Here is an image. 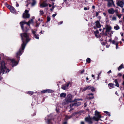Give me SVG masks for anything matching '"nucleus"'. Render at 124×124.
<instances>
[{
	"label": "nucleus",
	"mask_w": 124,
	"mask_h": 124,
	"mask_svg": "<svg viewBox=\"0 0 124 124\" xmlns=\"http://www.w3.org/2000/svg\"><path fill=\"white\" fill-rule=\"evenodd\" d=\"M21 36L23 43L21 45V48H20L16 53V57L18 59V61L20 60L19 56L22 54L27 44L31 40L29 35L27 33L21 34Z\"/></svg>",
	"instance_id": "f257e3e1"
},
{
	"label": "nucleus",
	"mask_w": 124,
	"mask_h": 124,
	"mask_svg": "<svg viewBox=\"0 0 124 124\" xmlns=\"http://www.w3.org/2000/svg\"><path fill=\"white\" fill-rule=\"evenodd\" d=\"M20 23L23 31L26 32L28 31L30 28V25L27 23V22L25 21H22L20 22Z\"/></svg>",
	"instance_id": "f03ea898"
},
{
	"label": "nucleus",
	"mask_w": 124,
	"mask_h": 124,
	"mask_svg": "<svg viewBox=\"0 0 124 124\" xmlns=\"http://www.w3.org/2000/svg\"><path fill=\"white\" fill-rule=\"evenodd\" d=\"M72 95L70 94H68L67 96V98L65 99L66 102L68 103L69 102H75L77 101H79L80 100H82L81 99H75L74 101L72 100Z\"/></svg>",
	"instance_id": "7ed1b4c3"
},
{
	"label": "nucleus",
	"mask_w": 124,
	"mask_h": 124,
	"mask_svg": "<svg viewBox=\"0 0 124 124\" xmlns=\"http://www.w3.org/2000/svg\"><path fill=\"white\" fill-rule=\"evenodd\" d=\"M95 116H93L92 118L96 121H98L101 117V116L99 114V112L96 111L95 112Z\"/></svg>",
	"instance_id": "20e7f679"
},
{
	"label": "nucleus",
	"mask_w": 124,
	"mask_h": 124,
	"mask_svg": "<svg viewBox=\"0 0 124 124\" xmlns=\"http://www.w3.org/2000/svg\"><path fill=\"white\" fill-rule=\"evenodd\" d=\"M108 2L107 6L108 7H112L113 5L114 7H115V5L114 3L113 0H106Z\"/></svg>",
	"instance_id": "39448f33"
},
{
	"label": "nucleus",
	"mask_w": 124,
	"mask_h": 124,
	"mask_svg": "<svg viewBox=\"0 0 124 124\" xmlns=\"http://www.w3.org/2000/svg\"><path fill=\"white\" fill-rule=\"evenodd\" d=\"M106 31L105 34H107L108 33V32H110L111 29V26L108 25H107L106 27Z\"/></svg>",
	"instance_id": "423d86ee"
},
{
	"label": "nucleus",
	"mask_w": 124,
	"mask_h": 124,
	"mask_svg": "<svg viewBox=\"0 0 124 124\" xmlns=\"http://www.w3.org/2000/svg\"><path fill=\"white\" fill-rule=\"evenodd\" d=\"M12 63V67H13L17 65L18 64V62H17L14 59H12L11 60Z\"/></svg>",
	"instance_id": "0eeeda50"
},
{
	"label": "nucleus",
	"mask_w": 124,
	"mask_h": 124,
	"mask_svg": "<svg viewBox=\"0 0 124 124\" xmlns=\"http://www.w3.org/2000/svg\"><path fill=\"white\" fill-rule=\"evenodd\" d=\"M117 5L122 8L124 6V2L121 1H119L117 3Z\"/></svg>",
	"instance_id": "6e6552de"
},
{
	"label": "nucleus",
	"mask_w": 124,
	"mask_h": 124,
	"mask_svg": "<svg viewBox=\"0 0 124 124\" xmlns=\"http://www.w3.org/2000/svg\"><path fill=\"white\" fill-rule=\"evenodd\" d=\"M85 121L87 122L89 124H92V118L90 117H86L85 119Z\"/></svg>",
	"instance_id": "1a4fd4ad"
},
{
	"label": "nucleus",
	"mask_w": 124,
	"mask_h": 124,
	"mask_svg": "<svg viewBox=\"0 0 124 124\" xmlns=\"http://www.w3.org/2000/svg\"><path fill=\"white\" fill-rule=\"evenodd\" d=\"M70 84L69 83L65 85H63L62 87V88L63 90H65L67 89L69 86V85Z\"/></svg>",
	"instance_id": "9d476101"
},
{
	"label": "nucleus",
	"mask_w": 124,
	"mask_h": 124,
	"mask_svg": "<svg viewBox=\"0 0 124 124\" xmlns=\"http://www.w3.org/2000/svg\"><path fill=\"white\" fill-rule=\"evenodd\" d=\"M30 15L28 13H23V17L24 18H28L30 17Z\"/></svg>",
	"instance_id": "9b49d317"
},
{
	"label": "nucleus",
	"mask_w": 124,
	"mask_h": 124,
	"mask_svg": "<svg viewBox=\"0 0 124 124\" xmlns=\"http://www.w3.org/2000/svg\"><path fill=\"white\" fill-rule=\"evenodd\" d=\"M108 13L110 14H113L115 12V11L113 8L109 9L108 10Z\"/></svg>",
	"instance_id": "f8f14e48"
},
{
	"label": "nucleus",
	"mask_w": 124,
	"mask_h": 124,
	"mask_svg": "<svg viewBox=\"0 0 124 124\" xmlns=\"http://www.w3.org/2000/svg\"><path fill=\"white\" fill-rule=\"evenodd\" d=\"M46 121L47 123L48 124H52V122H51V119H50L47 118L46 117L45 118Z\"/></svg>",
	"instance_id": "ddd939ff"
},
{
	"label": "nucleus",
	"mask_w": 124,
	"mask_h": 124,
	"mask_svg": "<svg viewBox=\"0 0 124 124\" xmlns=\"http://www.w3.org/2000/svg\"><path fill=\"white\" fill-rule=\"evenodd\" d=\"M10 10L12 13H16V10L12 6L10 7Z\"/></svg>",
	"instance_id": "4468645a"
},
{
	"label": "nucleus",
	"mask_w": 124,
	"mask_h": 124,
	"mask_svg": "<svg viewBox=\"0 0 124 124\" xmlns=\"http://www.w3.org/2000/svg\"><path fill=\"white\" fill-rule=\"evenodd\" d=\"M95 25L96 27L98 28H100L101 27V24L99 22L97 21L95 22Z\"/></svg>",
	"instance_id": "2eb2a0df"
},
{
	"label": "nucleus",
	"mask_w": 124,
	"mask_h": 124,
	"mask_svg": "<svg viewBox=\"0 0 124 124\" xmlns=\"http://www.w3.org/2000/svg\"><path fill=\"white\" fill-rule=\"evenodd\" d=\"M48 4L46 3L43 2L40 5V6L41 7H44L47 6Z\"/></svg>",
	"instance_id": "dca6fc26"
},
{
	"label": "nucleus",
	"mask_w": 124,
	"mask_h": 124,
	"mask_svg": "<svg viewBox=\"0 0 124 124\" xmlns=\"http://www.w3.org/2000/svg\"><path fill=\"white\" fill-rule=\"evenodd\" d=\"M32 3H31V6L33 7L35 6L36 3V1L35 0H31Z\"/></svg>",
	"instance_id": "f3484780"
},
{
	"label": "nucleus",
	"mask_w": 124,
	"mask_h": 124,
	"mask_svg": "<svg viewBox=\"0 0 124 124\" xmlns=\"http://www.w3.org/2000/svg\"><path fill=\"white\" fill-rule=\"evenodd\" d=\"M91 85L88 86L87 87H84L82 90V91H85L87 90H90V88H91Z\"/></svg>",
	"instance_id": "a211bd4d"
},
{
	"label": "nucleus",
	"mask_w": 124,
	"mask_h": 124,
	"mask_svg": "<svg viewBox=\"0 0 124 124\" xmlns=\"http://www.w3.org/2000/svg\"><path fill=\"white\" fill-rule=\"evenodd\" d=\"M73 116L71 114V115L70 116H68V115H66L65 116V119L66 120H67L73 117Z\"/></svg>",
	"instance_id": "6ab92c4d"
},
{
	"label": "nucleus",
	"mask_w": 124,
	"mask_h": 124,
	"mask_svg": "<svg viewBox=\"0 0 124 124\" xmlns=\"http://www.w3.org/2000/svg\"><path fill=\"white\" fill-rule=\"evenodd\" d=\"M118 39V38L117 37H115V38L114 39V40L112 41L111 40H110V41H112V43L113 44H115L116 43L115 41L117 40Z\"/></svg>",
	"instance_id": "aec40b11"
},
{
	"label": "nucleus",
	"mask_w": 124,
	"mask_h": 124,
	"mask_svg": "<svg viewBox=\"0 0 124 124\" xmlns=\"http://www.w3.org/2000/svg\"><path fill=\"white\" fill-rule=\"evenodd\" d=\"M78 101H76L75 102H75V106H78L81 105V102H78Z\"/></svg>",
	"instance_id": "412c9836"
},
{
	"label": "nucleus",
	"mask_w": 124,
	"mask_h": 124,
	"mask_svg": "<svg viewBox=\"0 0 124 124\" xmlns=\"http://www.w3.org/2000/svg\"><path fill=\"white\" fill-rule=\"evenodd\" d=\"M78 101H76L75 102H75V106H78L81 105V102H78Z\"/></svg>",
	"instance_id": "4be33fe9"
},
{
	"label": "nucleus",
	"mask_w": 124,
	"mask_h": 124,
	"mask_svg": "<svg viewBox=\"0 0 124 124\" xmlns=\"http://www.w3.org/2000/svg\"><path fill=\"white\" fill-rule=\"evenodd\" d=\"M66 95V94L64 93H61L60 95V97H65Z\"/></svg>",
	"instance_id": "5701e85b"
},
{
	"label": "nucleus",
	"mask_w": 124,
	"mask_h": 124,
	"mask_svg": "<svg viewBox=\"0 0 124 124\" xmlns=\"http://www.w3.org/2000/svg\"><path fill=\"white\" fill-rule=\"evenodd\" d=\"M114 84L111 83H109L108 84V86H109V87L110 89H111L113 88V87H114Z\"/></svg>",
	"instance_id": "b1692460"
},
{
	"label": "nucleus",
	"mask_w": 124,
	"mask_h": 124,
	"mask_svg": "<svg viewBox=\"0 0 124 124\" xmlns=\"http://www.w3.org/2000/svg\"><path fill=\"white\" fill-rule=\"evenodd\" d=\"M122 68H124V67H123V64H122L118 67V70H120Z\"/></svg>",
	"instance_id": "393cba45"
},
{
	"label": "nucleus",
	"mask_w": 124,
	"mask_h": 124,
	"mask_svg": "<svg viewBox=\"0 0 124 124\" xmlns=\"http://www.w3.org/2000/svg\"><path fill=\"white\" fill-rule=\"evenodd\" d=\"M114 28L115 30H117L119 29L120 27L119 26L117 25L114 27Z\"/></svg>",
	"instance_id": "a878e982"
},
{
	"label": "nucleus",
	"mask_w": 124,
	"mask_h": 124,
	"mask_svg": "<svg viewBox=\"0 0 124 124\" xmlns=\"http://www.w3.org/2000/svg\"><path fill=\"white\" fill-rule=\"evenodd\" d=\"M34 37H35V38L36 39H39V35L37 34H35L34 35Z\"/></svg>",
	"instance_id": "bb28decb"
},
{
	"label": "nucleus",
	"mask_w": 124,
	"mask_h": 124,
	"mask_svg": "<svg viewBox=\"0 0 124 124\" xmlns=\"http://www.w3.org/2000/svg\"><path fill=\"white\" fill-rule=\"evenodd\" d=\"M119 43V42L118 41H116V43L115 44L116 45V49H117L118 48V45Z\"/></svg>",
	"instance_id": "cd10ccee"
},
{
	"label": "nucleus",
	"mask_w": 124,
	"mask_h": 124,
	"mask_svg": "<svg viewBox=\"0 0 124 124\" xmlns=\"http://www.w3.org/2000/svg\"><path fill=\"white\" fill-rule=\"evenodd\" d=\"M33 22V20L32 19L29 20L28 22H27V23H28L29 25H30V24Z\"/></svg>",
	"instance_id": "c85d7f7f"
},
{
	"label": "nucleus",
	"mask_w": 124,
	"mask_h": 124,
	"mask_svg": "<svg viewBox=\"0 0 124 124\" xmlns=\"http://www.w3.org/2000/svg\"><path fill=\"white\" fill-rule=\"evenodd\" d=\"M46 93H51L53 92V90L50 89H46Z\"/></svg>",
	"instance_id": "c756f323"
},
{
	"label": "nucleus",
	"mask_w": 124,
	"mask_h": 124,
	"mask_svg": "<svg viewBox=\"0 0 124 124\" xmlns=\"http://www.w3.org/2000/svg\"><path fill=\"white\" fill-rule=\"evenodd\" d=\"M68 102H66V100H65V101H64L62 103V104L63 105H65L66 104H68Z\"/></svg>",
	"instance_id": "7c9ffc66"
},
{
	"label": "nucleus",
	"mask_w": 124,
	"mask_h": 124,
	"mask_svg": "<svg viewBox=\"0 0 124 124\" xmlns=\"http://www.w3.org/2000/svg\"><path fill=\"white\" fill-rule=\"evenodd\" d=\"M91 88H90V90H91V91L92 92H94L95 91V89L94 87L91 86Z\"/></svg>",
	"instance_id": "2f4dec72"
},
{
	"label": "nucleus",
	"mask_w": 124,
	"mask_h": 124,
	"mask_svg": "<svg viewBox=\"0 0 124 124\" xmlns=\"http://www.w3.org/2000/svg\"><path fill=\"white\" fill-rule=\"evenodd\" d=\"M86 62L88 63H89L90 62L91 59L89 58H87L86 60Z\"/></svg>",
	"instance_id": "473e14b6"
},
{
	"label": "nucleus",
	"mask_w": 124,
	"mask_h": 124,
	"mask_svg": "<svg viewBox=\"0 0 124 124\" xmlns=\"http://www.w3.org/2000/svg\"><path fill=\"white\" fill-rule=\"evenodd\" d=\"M116 15L119 18H120L121 17V16H122V14L119 15L118 13H116Z\"/></svg>",
	"instance_id": "72a5a7b5"
},
{
	"label": "nucleus",
	"mask_w": 124,
	"mask_h": 124,
	"mask_svg": "<svg viewBox=\"0 0 124 124\" xmlns=\"http://www.w3.org/2000/svg\"><path fill=\"white\" fill-rule=\"evenodd\" d=\"M50 17L49 16H48L47 18V21L46 22H48L49 21H50Z\"/></svg>",
	"instance_id": "f704fd0d"
},
{
	"label": "nucleus",
	"mask_w": 124,
	"mask_h": 124,
	"mask_svg": "<svg viewBox=\"0 0 124 124\" xmlns=\"http://www.w3.org/2000/svg\"><path fill=\"white\" fill-rule=\"evenodd\" d=\"M28 93L29 94L32 95L33 93V92L31 91H29L28 92Z\"/></svg>",
	"instance_id": "c9c22d12"
},
{
	"label": "nucleus",
	"mask_w": 124,
	"mask_h": 124,
	"mask_svg": "<svg viewBox=\"0 0 124 124\" xmlns=\"http://www.w3.org/2000/svg\"><path fill=\"white\" fill-rule=\"evenodd\" d=\"M31 31H32V33L33 34V35H34L36 34V31H34L32 29L31 30Z\"/></svg>",
	"instance_id": "e433bc0d"
},
{
	"label": "nucleus",
	"mask_w": 124,
	"mask_h": 124,
	"mask_svg": "<svg viewBox=\"0 0 124 124\" xmlns=\"http://www.w3.org/2000/svg\"><path fill=\"white\" fill-rule=\"evenodd\" d=\"M40 15H43L44 14V13L43 12V11L42 10H40Z\"/></svg>",
	"instance_id": "4c0bfd02"
},
{
	"label": "nucleus",
	"mask_w": 124,
	"mask_h": 124,
	"mask_svg": "<svg viewBox=\"0 0 124 124\" xmlns=\"http://www.w3.org/2000/svg\"><path fill=\"white\" fill-rule=\"evenodd\" d=\"M78 113L77 112H75L72 114V115L73 116H75Z\"/></svg>",
	"instance_id": "58836bf2"
},
{
	"label": "nucleus",
	"mask_w": 124,
	"mask_h": 124,
	"mask_svg": "<svg viewBox=\"0 0 124 124\" xmlns=\"http://www.w3.org/2000/svg\"><path fill=\"white\" fill-rule=\"evenodd\" d=\"M74 106H75V103H74L71 104L70 105V107H71Z\"/></svg>",
	"instance_id": "ea45409f"
},
{
	"label": "nucleus",
	"mask_w": 124,
	"mask_h": 124,
	"mask_svg": "<svg viewBox=\"0 0 124 124\" xmlns=\"http://www.w3.org/2000/svg\"><path fill=\"white\" fill-rule=\"evenodd\" d=\"M112 19L113 20L116 21V17H113L112 18Z\"/></svg>",
	"instance_id": "a19ab883"
},
{
	"label": "nucleus",
	"mask_w": 124,
	"mask_h": 124,
	"mask_svg": "<svg viewBox=\"0 0 124 124\" xmlns=\"http://www.w3.org/2000/svg\"><path fill=\"white\" fill-rule=\"evenodd\" d=\"M46 91H47L46 89L44 90L41 91V92L43 93H46Z\"/></svg>",
	"instance_id": "79ce46f5"
},
{
	"label": "nucleus",
	"mask_w": 124,
	"mask_h": 124,
	"mask_svg": "<svg viewBox=\"0 0 124 124\" xmlns=\"http://www.w3.org/2000/svg\"><path fill=\"white\" fill-rule=\"evenodd\" d=\"M99 33L98 31V30H96L95 31H94V34H98Z\"/></svg>",
	"instance_id": "37998d69"
},
{
	"label": "nucleus",
	"mask_w": 124,
	"mask_h": 124,
	"mask_svg": "<svg viewBox=\"0 0 124 124\" xmlns=\"http://www.w3.org/2000/svg\"><path fill=\"white\" fill-rule=\"evenodd\" d=\"M54 8V6H52V8L50 9V10L51 11H52Z\"/></svg>",
	"instance_id": "c03bdc74"
},
{
	"label": "nucleus",
	"mask_w": 124,
	"mask_h": 124,
	"mask_svg": "<svg viewBox=\"0 0 124 124\" xmlns=\"http://www.w3.org/2000/svg\"><path fill=\"white\" fill-rule=\"evenodd\" d=\"M89 8H88L86 7H85L84 8V10H89Z\"/></svg>",
	"instance_id": "a18cd8bd"
},
{
	"label": "nucleus",
	"mask_w": 124,
	"mask_h": 124,
	"mask_svg": "<svg viewBox=\"0 0 124 124\" xmlns=\"http://www.w3.org/2000/svg\"><path fill=\"white\" fill-rule=\"evenodd\" d=\"M28 11L27 10H25L24 12V13H28Z\"/></svg>",
	"instance_id": "49530a36"
},
{
	"label": "nucleus",
	"mask_w": 124,
	"mask_h": 124,
	"mask_svg": "<svg viewBox=\"0 0 124 124\" xmlns=\"http://www.w3.org/2000/svg\"><path fill=\"white\" fill-rule=\"evenodd\" d=\"M84 69H83V70H82L81 71V72H80L81 74H83V72H84Z\"/></svg>",
	"instance_id": "de8ad7c7"
},
{
	"label": "nucleus",
	"mask_w": 124,
	"mask_h": 124,
	"mask_svg": "<svg viewBox=\"0 0 124 124\" xmlns=\"http://www.w3.org/2000/svg\"><path fill=\"white\" fill-rule=\"evenodd\" d=\"M118 75L119 77H120L122 76V74L121 73H119L118 74Z\"/></svg>",
	"instance_id": "09e8293b"
},
{
	"label": "nucleus",
	"mask_w": 124,
	"mask_h": 124,
	"mask_svg": "<svg viewBox=\"0 0 124 124\" xmlns=\"http://www.w3.org/2000/svg\"><path fill=\"white\" fill-rule=\"evenodd\" d=\"M62 23H63V21H61L60 22H59V23H58V24H62Z\"/></svg>",
	"instance_id": "8fccbe9b"
},
{
	"label": "nucleus",
	"mask_w": 124,
	"mask_h": 124,
	"mask_svg": "<svg viewBox=\"0 0 124 124\" xmlns=\"http://www.w3.org/2000/svg\"><path fill=\"white\" fill-rule=\"evenodd\" d=\"M99 13V12H96V16H98Z\"/></svg>",
	"instance_id": "3c124183"
},
{
	"label": "nucleus",
	"mask_w": 124,
	"mask_h": 124,
	"mask_svg": "<svg viewBox=\"0 0 124 124\" xmlns=\"http://www.w3.org/2000/svg\"><path fill=\"white\" fill-rule=\"evenodd\" d=\"M116 86L117 87H119V85L118 83L116 84Z\"/></svg>",
	"instance_id": "603ef678"
},
{
	"label": "nucleus",
	"mask_w": 124,
	"mask_h": 124,
	"mask_svg": "<svg viewBox=\"0 0 124 124\" xmlns=\"http://www.w3.org/2000/svg\"><path fill=\"white\" fill-rule=\"evenodd\" d=\"M16 7H18L19 6V5L17 2H16Z\"/></svg>",
	"instance_id": "864d4df0"
},
{
	"label": "nucleus",
	"mask_w": 124,
	"mask_h": 124,
	"mask_svg": "<svg viewBox=\"0 0 124 124\" xmlns=\"http://www.w3.org/2000/svg\"><path fill=\"white\" fill-rule=\"evenodd\" d=\"M56 13H55V14H53V15H52V16H53V17H54L56 15Z\"/></svg>",
	"instance_id": "5fc2aeb1"
},
{
	"label": "nucleus",
	"mask_w": 124,
	"mask_h": 124,
	"mask_svg": "<svg viewBox=\"0 0 124 124\" xmlns=\"http://www.w3.org/2000/svg\"><path fill=\"white\" fill-rule=\"evenodd\" d=\"M114 82L115 83H116V84L117 83V79H115V80L114 81Z\"/></svg>",
	"instance_id": "6e6d98bb"
},
{
	"label": "nucleus",
	"mask_w": 124,
	"mask_h": 124,
	"mask_svg": "<svg viewBox=\"0 0 124 124\" xmlns=\"http://www.w3.org/2000/svg\"><path fill=\"white\" fill-rule=\"evenodd\" d=\"M88 95H93V93H89Z\"/></svg>",
	"instance_id": "4d7b16f0"
},
{
	"label": "nucleus",
	"mask_w": 124,
	"mask_h": 124,
	"mask_svg": "<svg viewBox=\"0 0 124 124\" xmlns=\"http://www.w3.org/2000/svg\"><path fill=\"white\" fill-rule=\"evenodd\" d=\"M58 108V107H56V111H57V112H58V111H59V110H58V109H57Z\"/></svg>",
	"instance_id": "13d9d810"
},
{
	"label": "nucleus",
	"mask_w": 124,
	"mask_h": 124,
	"mask_svg": "<svg viewBox=\"0 0 124 124\" xmlns=\"http://www.w3.org/2000/svg\"><path fill=\"white\" fill-rule=\"evenodd\" d=\"M115 12H116V13H118V10L117 9H116L115 11Z\"/></svg>",
	"instance_id": "bf43d9fd"
},
{
	"label": "nucleus",
	"mask_w": 124,
	"mask_h": 124,
	"mask_svg": "<svg viewBox=\"0 0 124 124\" xmlns=\"http://www.w3.org/2000/svg\"><path fill=\"white\" fill-rule=\"evenodd\" d=\"M115 94L116 95H117V96H118L119 95L118 94V93L116 91V92H115Z\"/></svg>",
	"instance_id": "052dcab7"
},
{
	"label": "nucleus",
	"mask_w": 124,
	"mask_h": 124,
	"mask_svg": "<svg viewBox=\"0 0 124 124\" xmlns=\"http://www.w3.org/2000/svg\"><path fill=\"white\" fill-rule=\"evenodd\" d=\"M84 107H86L87 105H86V103H84Z\"/></svg>",
	"instance_id": "680f3d73"
},
{
	"label": "nucleus",
	"mask_w": 124,
	"mask_h": 124,
	"mask_svg": "<svg viewBox=\"0 0 124 124\" xmlns=\"http://www.w3.org/2000/svg\"><path fill=\"white\" fill-rule=\"evenodd\" d=\"M12 6H10V5H9L8 6V8H9L10 9V7H12Z\"/></svg>",
	"instance_id": "e2e57ef3"
},
{
	"label": "nucleus",
	"mask_w": 124,
	"mask_h": 124,
	"mask_svg": "<svg viewBox=\"0 0 124 124\" xmlns=\"http://www.w3.org/2000/svg\"><path fill=\"white\" fill-rule=\"evenodd\" d=\"M107 114L109 116H110V113H109V112Z\"/></svg>",
	"instance_id": "0e129e2a"
},
{
	"label": "nucleus",
	"mask_w": 124,
	"mask_h": 124,
	"mask_svg": "<svg viewBox=\"0 0 124 124\" xmlns=\"http://www.w3.org/2000/svg\"><path fill=\"white\" fill-rule=\"evenodd\" d=\"M104 112L105 113L107 114L108 113V112H109L107 111H104Z\"/></svg>",
	"instance_id": "69168bd1"
},
{
	"label": "nucleus",
	"mask_w": 124,
	"mask_h": 124,
	"mask_svg": "<svg viewBox=\"0 0 124 124\" xmlns=\"http://www.w3.org/2000/svg\"><path fill=\"white\" fill-rule=\"evenodd\" d=\"M81 124H85L83 122H81Z\"/></svg>",
	"instance_id": "338daca9"
},
{
	"label": "nucleus",
	"mask_w": 124,
	"mask_h": 124,
	"mask_svg": "<svg viewBox=\"0 0 124 124\" xmlns=\"http://www.w3.org/2000/svg\"><path fill=\"white\" fill-rule=\"evenodd\" d=\"M122 11L123 12H124V8H123L122 9Z\"/></svg>",
	"instance_id": "774afa93"
}]
</instances>
